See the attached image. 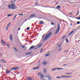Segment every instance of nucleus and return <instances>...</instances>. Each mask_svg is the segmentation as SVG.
<instances>
[{
    "label": "nucleus",
    "mask_w": 80,
    "mask_h": 80,
    "mask_svg": "<svg viewBox=\"0 0 80 80\" xmlns=\"http://www.w3.org/2000/svg\"><path fill=\"white\" fill-rule=\"evenodd\" d=\"M62 78V77H58H58H56V78Z\"/></svg>",
    "instance_id": "28"
},
{
    "label": "nucleus",
    "mask_w": 80,
    "mask_h": 80,
    "mask_svg": "<svg viewBox=\"0 0 80 80\" xmlns=\"http://www.w3.org/2000/svg\"><path fill=\"white\" fill-rule=\"evenodd\" d=\"M70 3L72 4V2H70Z\"/></svg>",
    "instance_id": "63"
},
{
    "label": "nucleus",
    "mask_w": 80,
    "mask_h": 80,
    "mask_svg": "<svg viewBox=\"0 0 80 80\" xmlns=\"http://www.w3.org/2000/svg\"><path fill=\"white\" fill-rule=\"evenodd\" d=\"M6 73H7V72H8V69H6Z\"/></svg>",
    "instance_id": "40"
},
{
    "label": "nucleus",
    "mask_w": 80,
    "mask_h": 80,
    "mask_svg": "<svg viewBox=\"0 0 80 80\" xmlns=\"http://www.w3.org/2000/svg\"><path fill=\"white\" fill-rule=\"evenodd\" d=\"M20 30V28H19L18 29V30Z\"/></svg>",
    "instance_id": "55"
},
{
    "label": "nucleus",
    "mask_w": 80,
    "mask_h": 80,
    "mask_svg": "<svg viewBox=\"0 0 80 80\" xmlns=\"http://www.w3.org/2000/svg\"><path fill=\"white\" fill-rule=\"evenodd\" d=\"M14 49L15 50V51L17 52V49L16 48L14 47Z\"/></svg>",
    "instance_id": "32"
},
{
    "label": "nucleus",
    "mask_w": 80,
    "mask_h": 80,
    "mask_svg": "<svg viewBox=\"0 0 80 80\" xmlns=\"http://www.w3.org/2000/svg\"><path fill=\"white\" fill-rule=\"evenodd\" d=\"M49 80H52V79H51V78L50 77L48 78Z\"/></svg>",
    "instance_id": "42"
},
{
    "label": "nucleus",
    "mask_w": 80,
    "mask_h": 80,
    "mask_svg": "<svg viewBox=\"0 0 80 80\" xmlns=\"http://www.w3.org/2000/svg\"><path fill=\"white\" fill-rule=\"evenodd\" d=\"M15 68V69H16L15 70H18V69L19 68L18 67H16Z\"/></svg>",
    "instance_id": "25"
},
{
    "label": "nucleus",
    "mask_w": 80,
    "mask_h": 80,
    "mask_svg": "<svg viewBox=\"0 0 80 80\" xmlns=\"http://www.w3.org/2000/svg\"><path fill=\"white\" fill-rule=\"evenodd\" d=\"M65 36H63V37H62V39H63V38H65Z\"/></svg>",
    "instance_id": "47"
},
{
    "label": "nucleus",
    "mask_w": 80,
    "mask_h": 80,
    "mask_svg": "<svg viewBox=\"0 0 80 80\" xmlns=\"http://www.w3.org/2000/svg\"><path fill=\"white\" fill-rule=\"evenodd\" d=\"M12 2H13V1H12L11 2H10V3H12Z\"/></svg>",
    "instance_id": "57"
},
{
    "label": "nucleus",
    "mask_w": 80,
    "mask_h": 80,
    "mask_svg": "<svg viewBox=\"0 0 80 80\" xmlns=\"http://www.w3.org/2000/svg\"><path fill=\"white\" fill-rule=\"evenodd\" d=\"M57 45L58 47H59V48H60V47H61V44H58Z\"/></svg>",
    "instance_id": "17"
},
{
    "label": "nucleus",
    "mask_w": 80,
    "mask_h": 80,
    "mask_svg": "<svg viewBox=\"0 0 80 80\" xmlns=\"http://www.w3.org/2000/svg\"><path fill=\"white\" fill-rule=\"evenodd\" d=\"M1 42H2V43L4 44V45H5V44H6V42L3 41V39H1Z\"/></svg>",
    "instance_id": "6"
},
{
    "label": "nucleus",
    "mask_w": 80,
    "mask_h": 80,
    "mask_svg": "<svg viewBox=\"0 0 80 80\" xmlns=\"http://www.w3.org/2000/svg\"><path fill=\"white\" fill-rule=\"evenodd\" d=\"M67 64H65L63 65V66H67Z\"/></svg>",
    "instance_id": "39"
},
{
    "label": "nucleus",
    "mask_w": 80,
    "mask_h": 80,
    "mask_svg": "<svg viewBox=\"0 0 80 80\" xmlns=\"http://www.w3.org/2000/svg\"><path fill=\"white\" fill-rule=\"evenodd\" d=\"M62 78H68V77H70V76H62L61 77Z\"/></svg>",
    "instance_id": "5"
},
{
    "label": "nucleus",
    "mask_w": 80,
    "mask_h": 80,
    "mask_svg": "<svg viewBox=\"0 0 80 80\" xmlns=\"http://www.w3.org/2000/svg\"><path fill=\"white\" fill-rule=\"evenodd\" d=\"M23 14H20L19 15H23Z\"/></svg>",
    "instance_id": "49"
},
{
    "label": "nucleus",
    "mask_w": 80,
    "mask_h": 80,
    "mask_svg": "<svg viewBox=\"0 0 80 80\" xmlns=\"http://www.w3.org/2000/svg\"><path fill=\"white\" fill-rule=\"evenodd\" d=\"M35 4H36V5H38V3H37V2H36L35 3Z\"/></svg>",
    "instance_id": "51"
},
{
    "label": "nucleus",
    "mask_w": 80,
    "mask_h": 80,
    "mask_svg": "<svg viewBox=\"0 0 80 80\" xmlns=\"http://www.w3.org/2000/svg\"><path fill=\"white\" fill-rule=\"evenodd\" d=\"M10 25H11V23H9L8 24L7 27H9V26H10Z\"/></svg>",
    "instance_id": "21"
},
{
    "label": "nucleus",
    "mask_w": 80,
    "mask_h": 80,
    "mask_svg": "<svg viewBox=\"0 0 80 80\" xmlns=\"http://www.w3.org/2000/svg\"><path fill=\"white\" fill-rule=\"evenodd\" d=\"M41 72H39L38 73V75H41Z\"/></svg>",
    "instance_id": "41"
},
{
    "label": "nucleus",
    "mask_w": 80,
    "mask_h": 80,
    "mask_svg": "<svg viewBox=\"0 0 80 80\" xmlns=\"http://www.w3.org/2000/svg\"><path fill=\"white\" fill-rule=\"evenodd\" d=\"M79 18V20H80V17Z\"/></svg>",
    "instance_id": "59"
},
{
    "label": "nucleus",
    "mask_w": 80,
    "mask_h": 80,
    "mask_svg": "<svg viewBox=\"0 0 80 80\" xmlns=\"http://www.w3.org/2000/svg\"><path fill=\"white\" fill-rule=\"evenodd\" d=\"M16 17H17V15H16L12 18V20H15V18H16Z\"/></svg>",
    "instance_id": "15"
},
{
    "label": "nucleus",
    "mask_w": 80,
    "mask_h": 80,
    "mask_svg": "<svg viewBox=\"0 0 80 80\" xmlns=\"http://www.w3.org/2000/svg\"><path fill=\"white\" fill-rule=\"evenodd\" d=\"M45 77H46V78H49L50 77V76H45Z\"/></svg>",
    "instance_id": "18"
},
{
    "label": "nucleus",
    "mask_w": 80,
    "mask_h": 80,
    "mask_svg": "<svg viewBox=\"0 0 80 80\" xmlns=\"http://www.w3.org/2000/svg\"><path fill=\"white\" fill-rule=\"evenodd\" d=\"M76 18L78 19V20H79V18Z\"/></svg>",
    "instance_id": "50"
},
{
    "label": "nucleus",
    "mask_w": 80,
    "mask_h": 80,
    "mask_svg": "<svg viewBox=\"0 0 80 80\" xmlns=\"http://www.w3.org/2000/svg\"><path fill=\"white\" fill-rule=\"evenodd\" d=\"M68 35L69 36H70V35H72V34L70 32L69 33Z\"/></svg>",
    "instance_id": "43"
},
{
    "label": "nucleus",
    "mask_w": 80,
    "mask_h": 80,
    "mask_svg": "<svg viewBox=\"0 0 80 80\" xmlns=\"http://www.w3.org/2000/svg\"><path fill=\"white\" fill-rule=\"evenodd\" d=\"M53 24H54V23L53 22H51V24L52 25H53Z\"/></svg>",
    "instance_id": "45"
},
{
    "label": "nucleus",
    "mask_w": 80,
    "mask_h": 80,
    "mask_svg": "<svg viewBox=\"0 0 80 80\" xmlns=\"http://www.w3.org/2000/svg\"><path fill=\"white\" fill-rule=\"evenodd\" d=\"M1 62H2V63H5L6 61L5 60L3 59V60H1Z\"/></svg>",
    "instance_id": "9"
},
{
    "label": "nucleus",
    "mask_w": 80,
    "mask_h": 80,
    "mask_svg": "<svg viewBox=\"0 0 80 80\" xmlns=\"http://www.w3.org/2000/svg\"><path fill=\"white\" fill-rule=\"evenodd\" d=\"M1 56V54H0V58Z\"/></svg>",
    "instance_id": "58"
},
{
    "label": "nucleus",
    "mask_w": 80,
    "mask_h": 80,
    "mask_svg": "<svg viewBox=\"0 0 80 80\" xmlns=\"http://www.w3.org/2000/svg\"><path fill=\"white\" fill-rule=\"evenodd\" d=\"M77 24H80V22H77Z\"/></svg>",
    "instance_id": "38"
},
{
    "label": "nucleus",
    "mask_w": 80,
    "mask_h": 80,
    "mask_svg": "<svg viewBox=\"0 0 80 80\" xmlns=\"http://www.w3.org/2000/svg\"><path fill=\"white\" fill-rule=\"evenodd\" d=\"M1 66H2V65H0V67H1Z\"/></svg>",
    "instance_id": "61"
},
{
    "label": "nucleus",
    "mask_w": 80,
    "mask_h": 80,
    "mask_svg": "<svg viewBox=\"0 0 80 80\" xmlns=\"http://www.w3.org/2000/svg\"><path fill=\"white\" fill-rule=\"evenodd\" d=\"M40 24H44L43 22L42 21H41L40 22H39Z\"/></svg>",
    "instance_id": "16"
},
{
    "label": "nucleus",
    "mask_w": 80,
    "mask_h": 80,
    "mask_svg": "<svg viewBox=\"0 0 80 80\" xmlns=\"http://www.w3.org/2000/svg\"><path fill=\"white\" fill-rule=\"evenodd\" d=\"M43 70H44V73H45L46 72H47V70H46V69L45 68H43Z\"/></svg>",
    "instance_id": "14"
},
{
    "label": "nucleus",
    "mask_w": 80,
    "mask_h": 80,
    "mask_svg": "<svg viewBox=\"0 0 80 80\" xmlns=\"http://www.w3.org/2000/svg\"><path fill=\"white\" fill-rule=\"evenodd\" d=\"M35 14H33L29 16V17H35Z\"/></svg>",
    "instance_id": "12"
},
{
    "label": "nucleus",
    "mask_w": 80,
    "mask_h": 80,
    "mask_svg": "<svg viewBox=\"0 0 80 80\" xmlns=\"http://www.w3.org/2000/svg\"><path fill=\"white\" fill-rule=\"evenodd\" d=\"M27 21V20H25V22H26Z\"/></svg>",
    "instance_id": "60"
},
{
    "label": "nucleus",
    "mask_w": 80,
    "mask_h": 80,
    "mask_svg": "<svg viewBox=\"0 0 80 80\" xmlns=\"http://www.w3.org/2000/svg\"><path fill=\"white\" fill-rule=\"evenodd\" d=\"M72 23H71L70 24V26H72Z\"/></svg>",
    "instance_id": "53"
},
{
    "label": "nucleus",
    "mask_w": 80,
    "mask_h": 80,
    "mask_svg": "<svg viewBox=\"0 0 80 80\" xmlns=\"http://www.w3.org/2000/svg\"><path fill=\"white\" fill-rule=\"evenodd\" d=\"M11 72V71H9V72H7V73H9V72Z\"/></svg>",
    "instance_id": "46"
},
{
    "label": "nucleus",
    "mask_w": 80,
    "mask_h": 80,
    "mask_svg": "<svg viewBox=\"0 0 80 80\" xmlns=\"http://www.w3.org/2000/svg\"><path fill=\"white\" fill-rule=\"evenodd\" d=\"M60 69H63L62 68H53L51 69V72H53V71H54V70H60Z\"/></svg>",
    "instance_id": "4"
},
{
    "label": "nucleus",
    "mask_w": 80,
    "mask_h": 80,
    "mask_svg": "<svg viewBox=\"0 0 80 80\" xmlns=\"http://www.w3.org/2000/svg\"><path fill=\"white\" fill-rule=\"evenodd\" d=\"M45 34H44L42 37V38H44V36H45Z\"/></svg>",
    "instance_id": "34"
},
{
    "label": "nucleus",
    "mask_w": 80,
    "mask_h": 80,
    "mask_svg": "<svg viewBox=\"0 0 80 80\" xmlns=\"http://www.w3.org/2000/svg\"><path fill=\"white\" fill-rule=\"evenodd\" d=\"M60 25L59 24H58V29L56 30L55 32L54 33V34L55 35H57V33H58L59 32V31H60Z\"/></svg>",
    "instance_id": "3"
},
{
    "label": "nucleus",
    "mask_w": 80,
    "mask_h": 80,
    "mask_svg": "<svg viewBox=\"0 0 80 80\" xmlns=\"http://www.w3.org/2000/svg\"><path fill=\"white\" fill-rule=\"evenodd\" d=\"M60 8V5H58L55 8Z\"/></svg>",
    "instance_id": "10"
},
{
    "label": "nucleus",
    "mask_w": 80,
    "mask_h": 80,
    "mask_svg": "<svg viewBox=\"0 0 80 80\" xmlns=\"http://www.w3.org/2000/svg\"><path fill=\"white\" fill-rule=\"evenodd\" d=\"M26 29L27 30H30V28L29 27H28Z\"/></svg>",
    "instance_id": "30"
},
{
    "label": "nucleus",
    "mask_w": 80,
    "mask_h": 80,
    "mask_svg": "<svg viewBox=\"0 0 80 80\" xmlns=\"http://www.w3.org/2000/svg\"><path fill=\"white\" fill-rule=\"evenodd\" d=\"M13 14H8V17H10V16H12V15Z\"/></svg>",
    "instance_id": "29"
},
{
    "label": "nucleus",
    "mask_w": 80,
    "mask_h": 80,
    "mask_svg": "<svg viewBox=\"0 0 80 80\" xmlns=\"http://www.w3.org/2000/svg\"><path fill=\"white\" fill-rule=\"evenodd\" d=\"M47 63V62H44L43 63V65H46Z\"/></svg>",
    "instance_id": "13"
},
{
    "label": "nucleus",
    "mask_w": 80,
    "mask_h": 80,
    "mask_svg": "<svg viewBox=\"0 0 80 80\" xmlns=\"http://www.w3.org/2000/svg\"><path fill=\"white\" fill-rule=\"evenodd\" d=\"M7 47L9 46V44H7Z\"/></svg>",
    "instance_id": "48"
},
{
    "label": "nucleus",
    "mask_w": 80,
    "mask_h": 80,
    "mask_svg": "<svg viewBox=\"0 0 80 80\" xmlns=\"http://www.w3.org/2000/svg\"><path fill=\"white\" fill-rule=\"evenodd\" d=\"M40 64H38V67H40Z\"/></svg>",
    "instance_id": "44"
},
{
    "label": "nucleus",
    "mask_w": 80,
    "mask_h": 80,
    "mask_svg": "<svg viewBox=\"0 0 80 80\" xmlns=\"http://www.w3.org/2000/svg\"><path fill=\"white\" fill-rule=\"evenodd\" d=\"M41 47V46L39 45L38 46V47Z\"/></svg>",
    "instance_id": "52"
},
{
    "label": "nucleus",
    "mask_w": 80,
    "mask_h": 80,
    "mask_svg": "<svg viewBox=\"0 0 80 80\" xmlns=\"http://www.w3.org/2000/svg\"><path fill=\"white\" fill-rule=\"evenodd\" d=\"M8 7L9 9H12V10H14V9H17V6H16V5H15V4L12 3V4L9 5L8 6Z\"/></svg>",
    "instance_id": "1"
},
{
    "label": "nucleus",
    "mask_w": 80,
    "mask_h": 80,
    "mask_svg": "<svg viewBox=\"0 0 80 80\" xmlns=\"http://www.w3.org/2000/svg\"><path fill=\"white\" fill-rule=\"evenodd\" d=\"M78 13H79V11H78Z\"/></svg>",
    "instance_id": "56"
},
{
    "label": "nucleus",
    "mask_w": 80,
    "mask_h": 80,
    "mask_svg": "<svg viewBox=\"0 0 80 80\" xmlns=\"http://www.w3.org/2000/svg\"><path fill=\"white\" fill-rule=\"evenodd\" d=\"M15 70L16 69H15V68L11 69V70Z\"/></svg>",
    "instance_id": "26"
},
{
    "label": "nucleus",
    "mask_w": 80,
    "mask_h": 80,
    "mask_svg": "<svg viewBox=\"0 0 80 80\" xmlns=\"http://www.w3.org/2000/svg\"><path fill=\"white\" fill-rule=\"evenodd\" d=\"M28 80H33V79H32V78L31 77L28 78Z\"/></svg>",
    "instance_id": "11"
},
{
    "label": "nucleus",
    "mask_w": 80,
    "mask_h": 80,
    "mask_svg": "<svg viewBox=\"0 0 80 80\" xmlns=\"http://www.w3.org/2000/svg\"><path fill=\"white\" fill-rule=\"evenodd\" d=\"M30 54H31V52H28L26 53V55H30Z\"/></svg>",
    "instance_id": "20"
},
{
    "label": "nucleus",
    "mask_w": 80,
    "mask_h": 80,
    "mask_svg": "<svg viewBox=\"0 0 80 80\" xmlns=\"http://www.w3.org/2000/svg\"><path fill=\"white\" fill-rule=\"evenodd\" d=\"M22 48H25V46H23L22 47Z\"/></svg>",
    "instance_id": "54"
},
{
    "label": "nucleus",
    "mask_w": 80,
    "mask_h": 80,
    "mask_svg": "<svg viewBox=\"0 0 80 80\" xmlns=\"http://www.w3.org/2000/svg\"><path fill=\"white\" fill-rule=\"evenodd\" d=\"M68 14H69V15H72L73 14V13L71 12V13H68Z\"/></svg>",
    "instance_id": "37"
},
{
    "label": "nucleus",
    "mask_w": 80,
    "mask_h": 80,
    "mask_svg": "<svg viewBox=\"0 0 80 80\" xmlns=\"http://www.w3.org/2000/svg\"><path fill=\"white\" fill-rule=\"evenodd\" d=\"M66 42H67V43H68V39L66 38Z\"/></svg>",
    "instance_id": "22"
},
{
    "label": "nucleus",
    "mask_w": 80,
    "mask_h": 80,
    "mask_svg": "<svg viewBox=\"0 0 80 80\" xmlns=\"http://www.w3.org/2000/svg\"><path fill=\"white\" fill-rule=\"evenodd\" d=\"M9 27H8V26H7L6 28V30H8V28Z\"/></svg>",
    "instance_id": "31"
},
{
    "label": "nucleus",
    "mask_w": 80,
    "mask_h": 80,
    "mask_svg": "<svg viewBox=\"0 0 80 80\" xmlns=\"http://www.w3.org/2000/svg\"><path fill=\"white\" fill-rule=\"evenodd\" d=\"M68 51H64V53H66V52H68Z\"/></svg>",
    "instance_id": "33"
},
{
    "label": "nucleus",
    "mask_w": 80,
    "mask_h": 80,
    "mask_svg": "<svg viewBox=\"0 0 80 80\" xmlns=\"http://www.w3.org/2000/svg\"><path fill=\"white\" fill-rule=\"evenodd\" d=\"M50 55V54H46L45 55V56H46V57H48V56H49Z\"/></svg>",
    "instance_id": "24"
},
{
    "label": "nucleus",
    "mask_w": 80,
    "mask_h": 80,
    "mask_svg": "<svg viewBox=\"0 0 80 80\" xmlns=\"http://www.w3.org/2000/svg\"><path fill=\"white\" fill-rule=\"evenodd\" d=\"M41 76V78H43V75H41V76Z\"/></svg>",
    "instance_id": "36"
},
{
    "label": "nucleus",
    "mask_w": 80,
    "mask_h": 80,
    "mask_svg": "<svg viewBox=\"0 0 80 80\" xmlns=\"http://www.w3.org/2000/svg\"><path fill=\"white\" fill-rule=\"evenodd\" d=\"M34 47H35L34 46H32L30 48H29V50H32V49H33Z\"/></svg>",
    "instance_id": "7"
},
{
    "label": "nucleus",
    "mask_w": 80,
    "mask_h": 80,
    "mask_svg": "<svg viewBox=\"0 0 80 80\" xmlns=\"http://www.w3.org/2000/svg\"><path fill=\"white\" fill-rule=\"evenodd\" d=\"M39 18L40 19V18Z\"/></svg>",
    "instance_id": "64"
},
{
    "label": "nucleus",
    "mask_w": 80,
    "mask_h": 80,
    "mask_svg": "<svg viewBox=\"0 0 80 80\" xmlns=\"http://www.w3.org/2000/svg\"><path fill=\"white\" fill-rule=\"evenodd\" d=\"M72 74V73H66V75H70V74Z\"/></svg>",
    "instance_id": "27"
},
{
    "label": "nucleus",
    "mask_w": 80,
    "mask_h": 80,
    "mask_svg": "<svg viewBox=\"0 0 80 80\" xmlns=\"http://www.w3.org/2000/svg\"><path fill=\"white\" fill-rule=\"evenodd\" d=\"M9 38H10V40H11V41H12V34H11L10 35Z\"/></svg>",
    "instance_id": "8"
},
{
    "label": "nucleus",
    "mask_w": 80,
    "mask_h": 80,
    "mask_svg": "<svg viewBox=\"0 0 80 80\" xmlns=\"http://www.w3.org/2000/svg\"><path fill=\"white\" fill-rule=\"evenodd\" d=\"M43 50V48H42L41 49V50L40 51V53H41V52H42V50Z\"/></svg>",
    "instance_id": "35"
},
{
    "label": "nucleus",
    "mask_w": 80,
    "mask_h": 80,
    "mask_svg": "<svg viewBox=\"0 0 80 80\" xmlns=\"http://www.w3.org/2000/svg\"><path fill=\"white\" fill-rule=\"evenodd\" d=\"M52 32H50L49 33L47 34L44 37L43 42H44L45 40H47L48 38L51 36V35H52Z\"/></svg>",
    "instance_id": "2"
},
{
    "label": "nucleus",
    "mask_w": 80,
    "mask_h": 80,
    "mask_svg": "<svg viewBox=\"0 0 80 80\" xmlns=\"http://www.w3.org/2000/svg\"><path fill=\"white\" fill-rule=\"evenodd\" d=\"M38 67H36L35 68H33V70H35L36 69H38Z\"/></svg>",
    "instance_id": "19"
},
{
    "label": "nucleus",
    "mask_w": 80,
    "mask_h": 80,
    "mask_svg": "<svg viewBox=\"0 0 80 80\" xmlns=\"http://www.w3.org/2000/svg\"><path fill=\"white\" fill-rule=\"evenodd\" d=\"M75 30H74L72 31V32H70V33H71V34H72V33H73L74 32H75Z\"/></svg>",
    "instance_id": "23"
},
{
    "label": "nucleus",
    "mask_w": 80,
    "mask_h": 80,
    "mask_svg": "<svg viewBox=\"0 0 80 80\" xmlns=\"http://www.w3.org/2000/svg\"><path fill=\"white\" fill-rule=\"evenodd\" d=\"M78 15V14L77 13V14L76 15V16H77V15Z\"/></svg>",
    "instance_id": "62"
}]
</instances>
